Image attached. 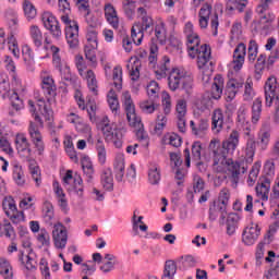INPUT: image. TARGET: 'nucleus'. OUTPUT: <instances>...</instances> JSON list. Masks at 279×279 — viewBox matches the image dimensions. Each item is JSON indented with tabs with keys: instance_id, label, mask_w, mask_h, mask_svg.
<instances>
[{
	"instance_id": "f257e3e1",
	"label": "nucleus",
	"mask_w": 279,
	"mask_h": 279,
	"mask_svg": "<svg viewBox=\"0 0 279 279\" xmlns=\"http://www.w3.org/2000/svg\"><path fill=\"white\" fill-rule=\"evenodd\" d=\"M183 33L186 37L187 53L192 60H195L196 58V64L203 74V82H210V75L213 73L210 71V66L213 65V62L210 61L213 60V49L210 48V45H202V39L199 38V35L195 33L192 22L185 23Z\"/></svg>"
},
{
	"instance_id": "f03ea898",
	"label": "nucleus",
	"mask_w": 279,
	"mask_h": 279,
	"mask_svg": "<svg viewBox=\"0 0 279 279\" xmlns=\"http://www.w3.org/2000/svg\"><path fill=\"white\" fill-rule=\"evenodd\" d=\"M209 151L213 158V171H215V173H226V171H229L231 186L236 189V185L239 184V175L245 173L247 168L240 161L228 159L230 154L221 150V148H218L215 144H209Z\"/></svg>"
},
{
	"instance_id": "7ed1b4c3",
	"label": "nucleus",
	"mask_w": 279,
	"mask_h": 279,
	"mask_svg": "<svg viewBox=\"0 0 279 279\" xmlns=\"http://www.w3.org/2000/svg\"><path fill=\"white\" fill-rule=\"evenodd\" d=\"M59 10L63 12L61 21L65 25V38L70 49H76L80 45V25L69 17L71 4L68 0H59Z\"/></svg>"
},
{
	"instance_id": "20e7f679",
	"label": "nucleus",
	"mask_w": 279,
	"mask_h": 279,
	"mask_svg": "<svg viewBox=\"0 0 279 279\" xmlns=\"http://www.w3.org/2000/svg\"><path fill=\"white\" fill-rule=\"evenodd\" d=\"M168 88L172 93L182 88L186 95H191L193 93V76L178 68L172 69L168 75Z\"/></svg>"
},
{
	"instance_id": "39448f33",
	"label": "nucleus",
	"mask_w": 279,
	"mask_h": 279,
	"mask_svg": "<svg viewBox=\"0 0 279 279\" xmlns=\"http://www.w3.org/2000/svg\"><path fill=\"white\" fill-rule=\"evenodd\" d=\"M21 241L22 246L24 250H26L27 254L25 255L23 251H20L17 258L20 263L24 265L27 271H36L38 260L36 259V253H34V250H32V239L29 238V232L26 231V234L22 235Z\"/></svg>"
},
{
	"instance_id": "423d86ee",
	"label": "nucleus",
	"mask_w": 279,
	"mask_h": 279,
	"mask_svg": "<svg viewBox=\"0 0 279 279\" xmlns=\"http://www.w3.org/2000/svg\"><path fill=\"white\" fill-rule=\"evenodd\" d=\"M75 66L78 71V75L86 80L87 82V88L93 95H99V86L97 84V76L95 75V72L93 70L86 71V61H84V57L81 54H77L75 57Z\"/></svg>"
},
{
	"instance_id": "0eeeda50",
	"label": "nucleus",
	"mask_w": 279,
	"mask_h": 279,
	"mask_svg": "<svg viewBox=\"0 0 279 279\" xmlns=\"http://www.w3.org/2000/svg\"><path fill=\"white\" fill-rule=\"evenodd\" d=\"M28 136L29 141L35 149V154L39 156V158L45 157V137L43 136V133L40 132V129L38 128V124L36 122H29L28 129Z\"/></svg>"
},
{
	"instance_id": "6e6552de",
	"label": "nucleus",
	"mask_w": 279,
	"mask_h": 279,
	"mask_svg": "<svg viewBox=\"0 0 279 279\" xmlns=\"http://www.w3.org/2000/svg\"><path fill=\"white\" fill-rule=\"evenodd\" d=\"M121 104L124 108L129 125H141V117L136 114V105H134V100L132 99V94H130V92L125 90L122 93Z\"/></svg>"
},
{
	"instance_id": "1a4fd4ad",
	"label": "nucleus",
	"mask_w": 279,
	"mask_h": 279,
	"mask_svg": "<svg viewBox=\"0 0 279 279\" xmlns=\"http://www.w3.org/2000/svg\"><path fill=\"white\" fill-rule=\"evenodd\" d=\"M154 29V19L149 16L142 17V23L134 24L131 28V38L134 45H141L145 38V32Z\"/></svg>"
},
{
	"instance_id": "9d476101",
	"label": "nucleus",
	"mask_w": 279,
	"mask_h": 279,
	"mask_svg": "<svg viewBox=\"0 0 279 279\" xmlns=\"http://www.w3.org/2000/svg\"><path fill=\"white\" fill-rule=\"evenodd\" d=\"M239 143H241V133L236 130H232L229 134V137L225 141L219 142V140L214 138L210 141V145H215V147H218L220 150L227 153V154H234L236 151V147H239Z\"/></svg>"
},
{
	"instance_id": "9b49d317",
	"label": "nucleus",
	"mask_w": 279,
	"mask_h": 279,
	"mask_svg": "<svg viewBox=\"0 0 279 279\" xmlns=\"http://www.w3.org/2000/svg\"><path fill=\"white\" fill-rule=\"evenodd\" d=\"M102 134L105 136L106 143H111L118 149L123 147V130L119 129L117 124L106 123L102 126Z\"/></svg>"
},
{
	"instance_id": "f8f14e48",
	"label": "nucleus",
	"mask_w": 279,
	"mask_h": 279,
	"mask_svg": "<svg viewBox=\"0 0 279 279\" xmlns=\"http://www.w3.org/2000/svg\"><path fill=\"white\" fill-rule=\"evenodd\" d=\"M28 107H29V112H32L35 121H37L40 128H43V125H45V122L43 121V119H40V114L41 117H45L46 120H49V118L51 117V110L47 108V104L45 102V99L43 98L38 99L37 104L34 102V100H28Z\"/></svg>"
},
{
	"instance_id": "ddd939ff",
	"label": "nucleus",
	"mask_w": 279,
	"mask_h": 279,
	"mask_svg": "<svg viewBox=\"0 0 279 279\" xmlns=\"http://www.w3.org/2000/svg\"><path fill=\"white\" fill-rule=\"evenodd\" d=\"M265 104L267 108H271L274 106V101L279 99V83L276 76H270L267 78L265 86Z\"/></svg>"
},
{
	"instance_id": "4468645a",
	"label": "nucleus",
	"mask_w": 279,
	"mask_h": 279,
	"mask_svg": "<svg viewBox=\"0 0 279 279\" xmlns=\"http://www.w3.org/2000/svg\"><path fill=\"white\" fill-rule=\"evenodd\" d=\"M14 142L17 154H20L22 158H25L26 160H32V158H34L32 144H29V141L27 140V136H25L24 133H17Z\"/></svg>"
},
{
	"instance_id": "2eb2a0df",
	"label": "nucleus",
	"mask_w": 279,
	"mask_h": 279,
	"mask_svg": "<svg viewBox=\"0 0 279 279\" xmlns=\"http://www.w3.org/2000/svg\"><path fill=\"white\" fill-rule=\"evenodd\" d=\"M52 240L57 250H64L66 247L69 235L66 234V227L64 225L59 222L53 226Z\"/></svg>"
},
{
	"instance_id": "dca6fc26",
	"label": "nucleus",
	"mask_w": 279,
	"mask_h": 279,
	"mask_svg": "<svg viewBox=\"0 0 279 279\" xmlns=\"http://www.w3.org/2000/svg\"><path fill=\"white\" fill-rule=\"evenodd\" d=\"M40 80H41V90L45 95L46 99L49 101L56 97V82L53 81V77L49 75V73L43 71L40 73Z\"/></svg>"
},
{
	"instance_id": "f3484780",
	"label": "nucleus",
	"mask_w": 279,
	"mask_h": 279,
	"mask_svg": "<svg viewBox=\"0 0 279 279\" xmlns=\"http://www.w3.org/2000/svg\"><path fill=\"white\" fill-rule=\"evenodd\" d=\"M226 217H228V207L218 203V201H214L209 205V220L217 221V219H219V223L223 225Z\"/></svg>"
},
{
	"instance_id": "a211bd4d",
	"label": "nucleus",
	"mask_w": 279,
	"mask_h": 279,
	"mask_svg": "<svg viewBox=\"0 0 279 279\" xmlns=\"http://www.w3.org/2000/svg\"><path fill=\"white\" fill-rule=\"evenodd\" d=\"M4 66L9 72V75L11 76L12 85L16 86V90H25V87H23L21 78H19V74H16V63L14 62L12 57L5 56Z\"/></svg>"
},
{
	"instance_id": "6ab92c4d",
	"label": "nucleus",
	"mask_w": 279,
	"mask_h": 279,
	"mask_svg": "<svg viewBox=\"0 0 279 279\" xmlns=\"http://www.w3.org/2000/svg\"><path fill=\"white\" fill-rule=\"evenodd\" d=\"M245 56H247V46L240 43L233 51V71L239 72L243 69V64H245Z\"/></svg>"
},
{
	"instance_id": "aec40b11",
	"label": "nucleus",
	"mask_w": 279,
	"mask_h": 279,
	"mask_svg": "<svg viewBox=\"0 0 279 279\" xmlns=\"http://www.w3.org/2000/svg\"><path fill=\"white\" fill-rule=\"evenodd\" d=\"M28 34L34 47H36L37 49H40V47H43L45 43L46 45L51 44V41L47 37H45V35L43 34V29H40L38 25H31Z\"/></svg>"
},
{
	"instance_id": "412c9836",
	"label": "nucleus",
	"mask_w": 279,
	"mask_h": 279,
	"mask_svg": "<svg viewBox=\"0 0 279 279\" xmlns=\"http://www.w3.org/2000/svg\"><path fill=\"white\" fill-rule=\"evenodd\" d=\"M258 236H260V227L257 223H251L245 228L242 241L245 245H254L258 241Z\"/></svg>"
},
{
	"instance_id": "4be33fe9",
	"label": "nucleus",
	"mask_w": 279,
	"mask_h": 279,
	"mask_svg": "<svg viewBox=\"0 0 279 279\" xmlns=\"http://www.w3.org/2000/svg\"><path fill=\"white\" fill-rule=\"evenodd\" d=\"M202 142H194L192 144L191 150L189 148H185L183 150L184 158H185V166L189 168L191 167V156L192 160L195 162H198V160H202Z\"/></svg>"
},
{
	"instance_id": "5701e85b",
	"label": "nucleus",
	"mask_w": 279,
	"mask_h": 279,
	"mask_svg": "<svg viewBox=\"0 0 279 279\" xmlns=\"http://www.w3.org/2000/svg\"><path fill=\"white\" fill-rule=\"evenodd\" d=\"M271 191V179L264 177L255 186V193L262 202H269V192Z\"/></svg>"
},
{
	"instance_id": "b1692460",
	"label": "nucleus",
	"mask_w": 279,
	"mask_h": 279,
	"mask_svg": "<svg viewBox=\"0 0 279 279\" xmlns=\"http://www.w3.org/2000/svg\"><path fill=\"white\" fill-rule=\"evenodd\" d=\"M74 99L80 108V110H84L86 108L87 114L93 119L95 117V112H97V105L93 101H86L84 100V96L82 95V92L80 89H76L74 93Z\"/></svg>"
},
{
	"instance_id": "393cba45",
	"label": "nucleus",
	"mask_w": 279,
	"mask_h": 279,
	"mask_svg": "<svg viewBox=\"0 0 279 279\" xmlns=\"http://www.w3.org/2000/svg\"><path fill=\"white\" fill-rule=\"evenodd\" d=\"M211 14L213 4L205 2L198 11V27H201L202 29H207Z\"/></svg>"
},
{
	"instance_id": "a878e982",
	"label": "nucleus",
	"mask_w": 279,
	"mask_h": 279,
	"mask_svg": "<svg viewBox=\"0 0 279 279\" xmlns=\"http://www.w3.org/2000/svg\"><path fill=\"white\" fill-rule=\"evenodd\" d=\"M52 189L58 201V206L63 210V213H66L69 210V199H66V194L60 185V182L54 181L52 183Z\"/></svg>"
},
{
	"instance_id": "bb28decb",
	"label": "nucleus",
	"mask_w": 279,
	"mask_h": 279,
	"mask_svg": "<svg viewBox=\"0 0 279 279\" xmlns=\"http://www.w3.org/2000/svg\"><path fill=\"white\" fill-rule=\"evenodd\" d=\"M153 69L157 80H165V77H167V73H169V69H171V59L163 56L161 61L154 65Z\"/></svg>"
},
{
	"instance_id": "cd10ccee",
	"label": "nucleus",
	"mask_w": 279,
	"mask_h": 279,
	"mask_svg": "<svg viewBox=\"0 0 279 279\" xmlns=\"http://www.w3.org/2000/svg\"><path fill=\"white\" fill-rule=\"evenodd\" d=\"M105 19L113 29H119V13L114 9V5L110 3L105 4Z\"/></svg>"
},
{
	"instance_id": "c85d7f7f",
	"label": "nucleus",
	"mask_w": 279,
	"mask_h": 279,
	"mask_svg": "<svg viewBox=\"0 0 279 279\" xmlns=\"http://www.w3.org/2000/svg\"><path fill=\"white\" fill-rule=\"evenodd\" d=\"M226 123V116L223 110L215 109L211 114V130L215 134H219L223 130V124Z\"/></svg>"
},
{
	"instance_id": "c756f323",
	"label": "nucleus",
	"mask_w": 279,
	"mask_h": 279,
	"mask_svg": "<svg viewBox=\"0 0 279 279\" xmlns=\"http://www.w3.org/2000/svg\"><path fill=\"white\" fill-rule=\"evenodd\" d=\"M245 83L243 80L239 78H231L228 81L225 95L228 97L230 101L236 97V93H239V89L244 85Z\"/></svg>"
},
{
	"instance_id": "7c9ffc66",
	"label": "nucleus",
	"mask_w": 279,
	"mask_h": 279,
	"mask_svg": "<svg viewBox=\"0 0 279 279\" xmlns=\"http://www.w3.org/2000/svg\"><path fill=\"white\" fill-rule=\"evenodd\" d=\"M113 171L117 182H123L125 175V157L123 154H118L113 162Z\"/></svg>"
},
{
	"instance_id": "2f4dec72",
	"label": "nucleus",
	"mask_w": 279,
	"mask_h": 279,
	"mask_svg": "<svg viewBox=\"0 0 279 279\" xmlns=\"http://www.w3.org/2000/svg\"><path fill=\"white\" fill-rule=\"evenodd\" d=\"M190 128L192 130V134L194 136H197L198 138H204L206 136V132H208V120L206 119H201L197 124H195L194 121L190 122Z\"/></svg>"
},
{
	"instance_id": "473e14b6",
	"label": "nucleus",
	"mask_w": 279,
	"mask_h": 279,
	"mask_svg": "<svg viewBox=\"0 0 279 279\" xmlns=\"http://www.w3.org/2000/svg\"><path fill=\"white\" fill-rule=\"evenodd\" d=\"M254 156H256V137L255 138H246L245 147H244V160L247 165H252L254 162Z\"/></svg>"
},
{
	"instance_id": "72a5a7b5",
	"label": "nucleus",
	"mask_w": 279,
	"mask_h": 279,
	"mask_svg": "<svg viewBox=\"0 0 279 279\" xmlns=\"http://www.w3.org/2000/svg\"><path fill=\"white\" fill-rule=\"evenodd\" d=\"M101 263L100 271H102V274H110V271L114 269V266L119 265L117 256L110 253L105 254Z\"/></svg>"
},
{
	"instance_id": "f704fd0d",
	"label": "nucleus",
	"mask_w": 279,
	"mask_h": 279,
	"mask_svg": "<svg viewBox=\"0 0 279 279\" xmlns=\"http://www.w3.org/2000/svg\"><path fill=\"white\" fill-rule=\"evenodd\" d=\"M100 184L105 191H112L114 189V178L112 177V169L105 168L100 174Z\"/></svg>"
},
{
	"instance_id": "c9c22d12",
	"label": "nucleus",
	"mask_w": 279,
	"mask_h": 279,
	"mask_svg": "<svg viewBox=\"0 0 279 279\" xmlns=\"http://www.w3.org/2000/svg\"><path fill=\"white\" fill-rule=\"evenodd\" d=\"M81 165L83 169L84 175H86L87 181H93V178L95 175V166H93V160H90V157L87 155H83L81 158Z\"/></svg>"
},
{
	"instance_id": "e433bc0d",
	"label": "nucleus",
	"mask_w": 279,
	"mask_h": 279,
	"mask_svg": "<svg viewBox=\"0 0 279 279\" xmlns=\"http://www.w3.org/2000/svg\"><path fill=\"white\" fill-rule=\"evenodd\" d=\"M154 29L155 38H157L159 45H167V24H165V21L158 20Z\"/></svg>"
},
{
	"instance_id": "4c0bfd02",
	"label": "nucleus",
	"mask_w": 279,
	"mask_h": 279,
	"mask_svg": "<svg viewBox=\"0 0 279 279\" xmlns=\"http://www.w3.org/2000/svg\"><path fill=\"white\" fill-rule=\"evenodd\" d=\"M107 102H108V106H109L112 114H114V117H117V114H119V112L121 110V105L119 104V96L117 95V92H114V89H110L108 92Z\"/></svg>"
},
{
	"instance_id": "58836bf2",
	"label": "nucleus",
	"mask_w": 279,
	"mask_h": 279,
	"mask_svg": "<svg viewBox=\"0 0 279 279\" xmlns=\"http://www.w3.org/2000/svg\"><path fill=\"white\" fill-rule=\"evenodd\" d=\"M263 114V98L258 97L253 101L251 110V121L254 125L260 121Z\"/></svg>"
},
{
	"instance_id": "ea45409f",
	"label": "nucleus",
	"mask_w": 279,
	"mask_h": 279,
	"mask_svg": "<svg viewBox=\"0 0 279 279\" xmlns=\"http://www.w3.org/2000/svg\"><path fill=\"white\" fill-rule=\"evenodd\" d=\"M0 276L3 279L14 278V269L12 268L10 259L7 257H0Z\"/></svg>"
},
{
	"instance_id": "a19ab883",
	"label": "nucleus",
	"mask_w": 279,
	"mask_h": 279,
	"mask_svg": "<svg viewBox=\"0 0 279 279\" xmlns=\"http://www.w3.org/2000/svg\"><path fill=\"white\" fill-rule=\"evenodd\" d=\"M223 95V77L221 75H217L214 78V83L211 85V99H221Z\"/></svg>"
},
{
	"instance_id": "79ce46f5",
	"label": "nucleus",
	"mask_w": 279,
	"mask_h": 279,
	"mask_svg": "<svg viewBox=\"0 0 279 279\" xmlns=\"http://www.w3.org/2000/svg\"><path fill=\"white\" fill-rule=\"evenodd\" d=\"M239 221H241L239 214L231 213L227 216V234L229 236H232L236 232V228H239Z\"/></svg>"
},
{
	"instance_id": "37998d69",
	"label": "nucleus",
	"mask_w": 279,
	"mask_h": 279,
	"mask_svg": "<svg viewBox=\"0 0 279 279\" xmlns=\"http://www.w3.org/2000/svg\"><path fill=\"white\" fill-rule=\"evenodd\" d=\"M271 143V130L262 129L258 133V145L262 151H266Z\"/></svg>"
},
{
	"instance_id": "c03bdc74",
	"label": "nucleus",
	"mask_w": 279,
	"mask_h": 279,
	"mask_svg": "<svg viewBox=\"0 0 279 279\" xmlns=\"http://www.w3.org/2000/svg\"><path fill=\"white\" fill-rule=\"evenodd\" d=\"M157 101L158 100H154L151 98L141 101L140 102L141 112H143V114H154L159 106Z\"/></svg>"
},
{
	"instance_id": "a18cd8bd",
	"label": "nucleus",
	"mask_w": 279,
	"mask_h": 279,
	"mask_svg": "<svg viewBox=\"0 0 279 279\" xmlns=\"http://www.w3.org/2000/svg\"><path fill=\"white\" fill-rule=\"evenodd\" d=\"M29 163V173L36 184V186H39L43 184V177L40 174V167L36 165V160H34V157H32L31 160H28Z\"/></svg>"
},
{
	"instance_id": "49530a36",
	"label": "nucleus",
	"mask_w": 279,
	"mask_h": 279,
	"mask_svg": "<svg viewBox=\"0 0 279 279\" xmlns=\"http://www.w3.org/2000/svg\"><path fill=\"white\" fill-rule=\"evenodd\" d=\"M12 178L17 184V186L25 185V172L23 171V166L15 163L12 169Z\"/></svg>"
},
{
	"instance_id": "de8ad7c7",
	"label": "nucleus",
	"mask_w": 279,
	"mask_h": 279,
	"mask_svg": "<svg viewBox=\"0 0 279 279\" xmlns=\"http://www.w3.org/2000/svg\"><path fill=\"white\" fill-rule=\"evenodd\" d=\"M131 128H134L136 130V137L140 143H143L145 147L149 145V134L146 133L143 121L140 118V125H131Z\"/></svg>"
},
{
	"instance_id": "09e8293b",
	"label": "nucleus",
	"mask_w": 279,
	"mask_h": 279,
	"mask_svg": "<svg viewBox=\"0 0 279 279\" xmlns=\"http://www.w3.org/2000/svg\"><path fill=\"white\" fill-rule=\"evenodd\" d=\"M247 5V0H234L227 2L226 12L227 14H232L235 10L238 12H243Z\"/></svg>"
},
{
	"instance_id": "8fccbe9b",
	"label": "nucleus",
	"mask_w": 279,
	"mask_h": 279,
	"mask_svg": "<svg viewBox=\"0 0 279 279\" xmlns=\"http://www.w3.org/2000/svg\"><path fill=\"white\" fill-rule=\"evenodd\" d=\"M146 93L148 95V99L158 101V99H160V85H158V82L150 81L146 87Z\"/></svg>"
},
{
	"instance_id": "3c124183",
	"label": "nucleus",
	"mask_w": 279,
	"mask_h": 279,
	"mask_svg": "<svg viewBox=\"0 0 279 279\" xmlns=\"http://www.w3.org/2000/svg\"><path fill=\"white\" fill-rule=\"evenodd\" d=\"M122 10L126 19H134L136 14V0H122Z\"/></svg>"
},
{
	"instance_id": "603ef678",
	"label": "nucleus",
	"mask_w": 279,
	"mask_h": 279,
	"mask_svg": "<svg viewBox=\"0 0 279 279\" xmlns=\"http://www.w3.org/2000/svg\"><path fill=\"white\" fill-rule=\"evenodd\" d=\"M19 93H23V90H17L16 86L14 92L12 93L11 96H9L11 106L13 110H16V112L23 110L25 108V104L23 102V99H21V96H19Z\"/></svg>"
},
{
	"instance_id": "864d4df0",
	"label": "nucleus",
	"mask_w": 279,
	"mask_h": 279,
	"mask_svg": "<svg viewBox=\"0 0 279 279\" xmlns=\"http://www.w3.org/2000/svg\"><path fill=\"white\" fill-rule=\"evenodd\" d=\"M160 166L158 163H150L148 168V181L150 184H158L160 182Z\"/></svg>"
},
{
	"instance_id": "5fc2aeb1",
	"label": "nucleus",
	"mask_w": 279,
	"mask_h": 279,
	"mask_svg": "<svg viewBox=\"0 0 279 279\" xmlns=\"http://www.w3.org/2000/svg\"><path fill=\"white\" fill-rule=\"evenodd\" d=\"M112 81L113 86L114 88H117V90H121V88H123V68H121V65H117L113 69Z\"/></svg>"
},
{
	"instance_id": "6e6d98bb",
	"label": "nucleus",
	"mask_w": 279,
	"mask_h": 279,
	"mask_svg": "<svg viewBox=\"0 0 279 279\" xmlns=\"http://www.w3.org/2000/svg\"><path fill=\"white\" fill-rule=\"evenodd\" d=\"M66 121L68 123L74 125L77 132H82V130H84V119L80 117V114L75 112H70L66 114Z\"/></svg>"
},
{
	"instance_id": "4d7b16f0",
	"label": "nucleus",
	"mask_w": 279,
	"mask_h": 279,
	"mask_svg": "<svg viewBox=\"0 0 279 279\" xmlns=\"http://www.w3.org/2000/svg\"><path fill=\"white\" fill-rule=\"evenodd\" d=\"M96 151L99 165H106L108 154L106 151V144H104L101 138H98L96 142Z\"/></svg>"
},
{
	"instance_id": "13d9d810",
	"label": "nucleus",
	"mask_w": 279,
	"mask_h": 279,
	"mask_svg": "<svg viewBox=\"0 0 279 279\" xmlns=\"http://www.w3.org/2000/svg\"><path fill=\"white\" fill-rule=\"evenodd\" d=\"M22 8H23V11H24V15L26 16V19L28 21H32L33 19H36L37 10H36V7L34 5V3H32V1L24 0L22 2Z\"/></svg>"
},
{
	"instance_id": "bf43d9fd",
	"label": "nucleus",
	"mask_w": 279,
	"mask_h": 279,
	"mask_svg": "<svg viewBox=\"0 0 279 279\" xmlns=\"http://www.w3.org/2000/svg\"><path fill=\"white\" fill-rule=\"evenodd\" d=\"M0 236H5V239H14V236H16L14 227H12L10 221L4 220V222L0 226Z\"/></svg>"
},
{
	"instance_id": "052dcab7",
	"label": "nucleus",
	"mask_w": 279,
	"mask_h": 279,
	"mask_svg": "<svg viewBox=\"0 0 279 279\" xmlns=\"http://www.w3.org/2000/svg\"><path fill=\"white\" fill-rule=\"evenodd\" d=\"M260 167H262L260 161H256L253 165V167L248 173V178L246 180L248 186L256 184V180H258V174L260 173Z\"/></svg>"
},
{
	"instance_id": "680f3d73",
	"label": "nucleus",
	"mask_w": 279,
	"mask_h": 279,
	"mask_svg": "<svg viewBox=\"0 0 279 279\" xmlns=\"http://www.w3.org/2000/svg\"><path fill=\"white\" fill-rule=\"evenodd\" d=\"M85 58L88 60L89 65L93 69L97 68V47L93 48V46H85Z\"/></svg>"
},
{
	"instance_id": "e2e57ef3",
	"label": "nucleus",
	"mask_w": 279,
	"mask_h": 279,
	"mask_svg": "<svg viewBox=\"0 0 279 279\" xmlns=\"http://www.w3.org/2000/svg\"><path fill=\"white\" fill-rule=\"evenodd\" d=\"M2 209L3 213L8 216V215H12V213H14L15 210H17L16 208V202L14 201V198L12 196H7L4 197L3 202H2Z\"/></svg>"
},
{
	"instance_id": "0e129e2a",
	"label": "nucleus",
	"mask_w": 279,
	"mask_h": 279,
	"mask_svg": "<svg viewBox=\"0 0 279 279\" xmlns=\"http://www.w3.org/2000/svg\"><path fill=\"white\" fill-rule=\"evenodd\" d=\"M257 58H258V44L256 43V40L252 39L248 43L247 60L248 62H251V64H254Z\"/></svg>"
},
{
	"instance_id": "69168bd1",
	"label": "nucleus",
	"mask_w": 279,
	"mask_h": 279,
	"mask_svg": "<svg viewBox=\"0 0 279 279\" xmlns=\"http://www.w3.org/2000/svg\"><path fill=\"white\" fill-rule=\"evenodd\" d=\"M41 22L45 29H47L48 27H52V25H58V19H56L53 13L49 11H45L41 14Z\"/></svg>"
},
{
	"instance_id": "338daca9",
	"label": "nucleus",
	"mask_w": 279,
	"mask_h": 279,
	"mask_svg": "<svg viewBox=\"0 0 279 279\" xmlns=\"http://www.w3.org/2000/svg\"><path fill=\"white\" fill-rule=\"evenodd\" d=\"M161 106L163 110V114H171L172 104H171V95L169 93L163 92L161 94Z\"/></svg>"
},
{
	"instance_id": "774afa93",
	"label": "nucleus",
	"mask_w": 279,
	"mask_h": 279,
	"mask_svg": "<svg viewBox=\"0 0 279 279\" xmlns=\"http://www.w3.org/2000/svg\"><path fill=\"white\" fill-rule=\"evenodd\" d=\"M167 117L168 114L159 113L156 118L155 132L156 134H162V130L167 128Z\"/></svg>"
}]
</instances>
